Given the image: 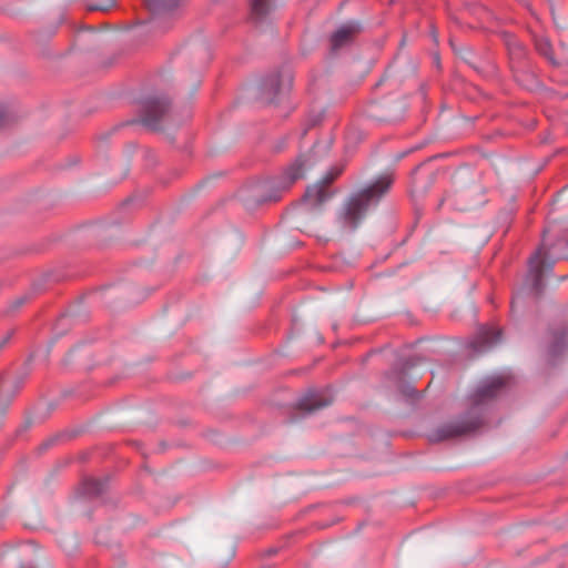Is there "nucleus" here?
I'll use <instances>...</instances> for the list:
<instances>
[{
    "label": "nucleus",
    "instance_id": "obj_4",
    "mask_svg": "<svg viewBox=\"0 0 568 568\" xmlns=\"http://www.w3.org/2000/svg\"><path fill=\"white\" fill-rule=\"evenodd\" d=\"M480 425V417L478 415H474L473 412H467L453 420L428 430L426 436L429 442L439 443L473 433Z\"/></svg>",
    "mask_w": 568,
    "mask_h": 568
},
{
    "label": "nucleus",
    "instance_id": "obj_9",
    "mask_svg": "<svg viewBox=\"0 0 568 568\" xmlns=\"http://www.w3.org/2000/svg\"><path fill=\"white\" fill-rule=\"evenodd\" d=\"M183 2H145L148 18L145 23L152 28H165L181 12Z\"/></svg>",
    "mask_w": 568,
    "mask_h": 568
},
{
    "label": "nucleus",
    "instance_id": "obj_3",
    "mask_svg": "<svg viewBox=\"0 0 568 568\" xmlns=\"http://www.w3.org/2000/svg\"><path fill=\"white\" fill-rule=\"evenodd\" d=\"M141 123L151 130L180 124L170 101L164 94H150L140 100Z\"/></svg>",
    "mask_w": 568,
    "mask_h": 568
},
{
    "label": "nucleus",
    "instance_id": "obj_23",
    "mask_svg": "<svg viewBox=\"0 0 568 568\" xmlns=\"http://www.w3.org/2000/svg\"><path fill=\"white\" fill-rule=\"evenodd\" d=\"M413 363H410L409 359H405L402 364H400V368L403 371H406V369H409L410 367H413Z\"/></svg>",
    "mask_w": 568,
    "mask_h": 568
},
{
    "label": "nucleus",
    "instance_id": "obj_18",
    "mask_svg": "<svg viewBox=\"0 0 568 568\" xmlns=\"http://www.w3.org/2000/svg\"><path fill=\"white\" fill-rule=\"evenodd\" d=\"M399 394L407 400H414L416 398H418V392L416 390V388L410 384V383H403L400 386H399Z\"/></svg>",
    "mask_w": 568,
    "mask_h": 568
},
{
    "label": "nucleus",
    "instance_id": "obj_30",
    "mask_svg": "<svg viewBox=\"0 0 568 568\" xmlns=\"http://www.w3.org/2000/svg\"><path fill=\"white\" fill-rule=\"evenodd\" d=\"M518 298H519V294L514 298V301H513V303H511V307H513V308L515 307V305H516V303H517Z\"/></svg>",
    "mask_w": 568,
    "mask_h": 568
},
{
    "label": "nucleus",
    "instance_id": "obj_12",
    "mask_svg": "<svg viewBox=\"0 0 568 568\" xmlns=\"http://www.w3.org/2000/svg\"><path fill=\"white\" fill-rule=\"evenodd\" d=\"M503 387L504 379L500 376H488L483 379L469 395L473 404V408L469 412H473V414L476 415L475 410L496 397Z\"/></svg>",
    "mask_w": 568,
    "mask_h": 568
},
{
    "label": "nucleus",
    "instance_id": "obj_25",
    "mask_svg": "<svg viewBox=\"0 0 568 568\" xmlns=\"http://www.w3.org/2000/svg\"><path fill=\"white\" fill-rule=\"evenodd\" d=\"M317 122H318V119L312 120L311 123L302 131V136H304L307 133L308 129L311 126L315 125Z\"/></svg>",
    "mask_w": 568,
    "mask_h": 568
},
{
    "label": "nucleus",
    "instance_id": "obj_32",
    "mask_svg": "<svg viewBox=\"0 0 568 568\" xmlns=\"http://www.w3.org/2000/svg\"><path fill=\"white\" fill-rule=\"evenodd\" d=\"M2 11H7V12H8V13H10V14H14V12H11V11H9V10H8V9H6V8H2Z\"/></svg>",
    "mask_w": 568,
    "mask_h": 568
},
{
    "label": "nucleus",
    "instance_id": "obj_11",
    "mask_svg": "<svg viewBox=\"0 0 568 568\" xmlns=\"http://www.w3.org/2000/svg\"><path fill=\"white\" fill-rule=\"evenodd\" d=\"M545 254L544 245L538 247L528 258V271L524 278L523 290L534 294H540L544 290V270L540 263Z\"/></svg>",
    "mask_w": 568,
    "mask_h": 568
},
{
    "label": "nucleus",
    "instance_id": "obj_34",
    "mask_svg": "<svg viewBox=\"0 0 568 568\" xmlns=\"http://www.w3.org/2000/svg\"><path fill=\"white\" fill-rule=\"evenodd\" d=\"M398 104H399L400 110H403V108H404V103H403V102H399Z\"/></svg>",
    "mask_w": 568,
    "mask_h": 568
},
{
    "label": "nucleus",
    "instance_id": "obj_2",
    "mask_svg": "<svg viewBox=\"0 0 568 568\" xmlns=\"http://www.w3.org/2000/svg\"><path fill=\"white\" fill-rule=\"evenodd\" d=\"M313 153L300 154L280 176L260 181L251 186V193L256 204L277 201L297 180L304 178L315 165Z\"/></svg>",
    "mask_w": 568,
    "mask_h": 568
},
{
    "label": "nucleus",
    "instance_id": "obj_13",
    "mask_svg": "<svg viewBox=\"0 0 568 568\" xmlns=\"http://www.w3.org/2000/svg\"><path fill=\"white\" fill-rule=\"evenodd\" d=\"M333 403V395L329 389H308L303 394L296 403V406L301 410H305L311 414L321 408H324Z\"/></svg>",
    "mask_w": 568,
    "mask_h": 568
},
{
    "label": "nucleus",
    "instance_id": "obj_7",
    "mask_svg": "<svg viewBox=\"0 0 568 568\" xmlns=\"http://www.w3.org/2000/svg\"><path fill=\"white\" fill-rule=\"evenodd\" d=\"M568 353V323L550 328L545 346V356L555 365Z\"/></svg>",
    "mask_w": 568,
    "mask_h": 568
},
{
    "label": "nucleus",
    "instance_id": "obj_8",
    "mask_svg": "<svg viewBox=\"0 0 568 568\" xmlns=\"http://www.w3.org/2000/svg\"><path fill=\"white\" fill-rule=\"evenodd\" d=\"M501 38L504 40V43L508 50V54L510 57L511 62L515 64L517 63L520 68V63L526 59L527 50L523 45L521 42H519L516 37L509 32H503ZM515 79L523 85H525L527 89H530L531 85L535 83L536 79L532 74L526 73L520 71L519 69L515 70Z\"/></svg>",
    "mask_w": 568,
    "mask_h": 568
},
{
    "label": "nucleus",
    "instance_id": "obj_5",
    "mask_svg": "<svg viewBox=\"0 0 568 568\" xmlns=\"http://www.w3.org/2000/svg\"><path fill=\"white\" fill-rule=\"evenodd\" d=\"M339 170L331 169L316 183L308 185L303 195V209L308 212L320 211L321 206L329 200L331 193L326 186L339 174Z\"/></svg>",
    "mask_w": 568,
    "mask_h": 568
},
{
    "label": "nucleus",
    "instance_id": "obj_29",
    "mask_svg": "<svg viewBox=\"0 0 568 568\" xmlns=\"http://www.w3.org/2000/svg\"><path fill=\"white\" fill-rule=\"evenodd\" d=\"M552 265H554V261L547 263L545 267H546L547 271H551L552 270Z\"/></svg>",
    "mask_w": 568,
    "mask_h": 568
},
{
    "label": "nucleus",
    "instance_id": "obj_27",
    "mask_svg": "<svg viewBox=\"0 0 568 568\" xmlns=\"http://www.w3.org/2000/svg\"><path fill=\"white\" fill-rule=\"evenodd\" d=\"M400 116H402L400 114H397V115H394V116L387 118L386 120H387V121H397Z\"/></svg>",
    "mask_w": 568,
    "mask_h": 568
},
{
    "label": "nucleus",
    "instance_id": "obj_33",
    "mask_svg": "<svg viewBox=\"0 0 568 568\" xmlns=\"http://www.w3.org/2000/svg\"><path fill=\"white\" fill-rule=\"evenodd\" d=\"M19 568H33L32 566H24V565H21Z\"/></svg>",
    "mask_w": 568,
    "mask_h": 568
},
{
    "label": "nucleus",
    "instance_id": "obj_28",
    "mask_svg": "<svg viewBox=\"0 0 568 568\" xmlns=\"http://www.w3.org/2000/svg\"><path fill=\"white\" fill-rule=\"evenodd\" d=\"M284 144H285V141H281L277 145H276V150L277 151H281L283 148H284Z\"/></svg>",
    "mask_w": 568,
    "mask_h": 568
},
{
    "label": "nucleus",
    "instance_id": "obj_6",
    "mask_svg": "<svg viewBox=\"0 0 568 568\" xmlns=\"http://www.w3.org/2000/svg\"><path fill=\"white\" fill-rule=\"evenodd\" d=\"M292 84L293 75L290 71L271 73L260 83L261 95L267 102L281 101L290 92Z\"/></svg>",
    "mask_w": 568,
    "mask_h": 568
},
{
    "label": "nucleus",
    "instance_id": "obj_24",
    "mask_svg": "<svg viewBox=\"0 0 568 568\" xmlns=\"http://www.w3.org/2000/svg\"><path fill=\"white\" fill-rule=\"evenodd\" d=\"M6 120V111L2 104H0V126L3 124Z\"/></svg>",
    "mask_w": 568,
    "mask_h": 568
},
{
    "label": "nucleus",
    "instance_id": "obj_19",
    "mask_svg": "<svg viewBox=\"0 0 568 568\" xmlns=\"http://www.w3.org/2000/svg\"><path fill=\"white\" fill-rule=\"evenodd\" d=\"M537 50L540 54L545 55L551 63H556L554 57L550 54V44L547 40L537 42Z\"/></svg>",
    "mask_w": 568,
    "mask_h": 568
},
{
    "label": "nucleus",
    "instance_id": "obj_15",
    "mask_svg": "<svg viewBox=\"0 0 568 568\" xmlns=\"http://www.w3.org/2000/svg\"><path fill=\"white\" fill-rule=\"evenodd\" d=\"M460 54V59L465 61L469 67H471L477 73L488 77L494 73L495 67L488 62L483 61L478 57H475L473 51L469 48H463L458 51Z\"/></svg>",
    "mask_w": 568,
    "mask_h": 568
},
{
    "label": "nucleus",
    "instance_id": "obj_21",
    "mask_svg": "<svg viewBox=\"0 0 568 568\" xmlns=\"http://www.w3.org/2000/svg\"><path fill=\"white\" fill-rule=\"evenodd\" d=\"M29 300V296L28 295H22V296H19L17 297L16 300H13L9 306V312H13V311H17L20 306H22L23 304L27 303V301Z\"/></svg>",
    "mask_w": 568,
    "mask_h": 568
},
{
    "label": "nucleus",
    "instance_id": "obj_10",
    "mask_svg": "<svg viewBox=\"0 0 568 568\" xmlns=\"http://www.w3.org/2000/svg\"><path fill=\"white\" fill-rule=\"evenodd\" d=\"M363 30L359 20L349 19L337 26L329 36L331 55H337L341 50L352 44L354 38Z\"/></svg>",
    "mask_w": 568,
    "mask_h": 568
},
{
    "label": "nucleus",
    "instance_id": "obj_31",
    "mask_svg": "<svg viewBox=\"0 0 568 568\" xmlns=\"http://www.w3.org/2000/svg\"><path fill=\"white\" fill-rule=\"evenodd\" d=\"M432 37H433L434 41H437V33L435 30H432Z\"/></svg>",
    "mask_w": 568,
    "mask_h": 568
},
{
    "label": "nucleus",
    "instance_id": "obj_16",
    "mask_svg": "<svg viewBox=\"0 0 568 568\" xmlns=\"http://www.w3.org/2000/svg\"><path fill=\"white\" fill-rule=\"evenodd\" d=\"M106 486H108L106 478H103V479L87 478L82 481V484L78 490V494H79V496L84 497V498H89V499L95 498V497L101 496L105 491Z\"/></svg>",
    "mask_w": 568,
    "mask_h": 568
},
{
    "label": "nucleus",
    "instance_id": "obj_1",
    "mask_svg": "<svg viewBox=\"0 0 568 568\" xmlns=\"http://www.w3.org/2000/svg\"><path fill=\"white\" fill-rule=\"evenodd\" d=\"M389 175H382L368 183L365 187L353 193L338 213L341 226L348 232H354L365 219L367 212L376 206L382 196L392 185Z\"/></svg>",
    "mask_w": 568,
    "mask_h": 568
},
{
    "label": "nucleus",
    "instance_id": "obj_14",
    "mask_svg": "<svg viewBox=\"0 0 568 568\" xmlns=\"http://www.w3.org/2000/svg\"><path fill=\"white\" fill-rule=\"evenodd\" d=\"M503 332L499 328L483 326L479 328L475 338L469 343V347L475 353H485L500 344Z\"/></svg>",
    "mask_w": 568,
    "mask_h": 568
},
{
    "label": "nucleus",
    "instance_id": "obj_17",
    "mask_svg": "<svg viewBox=\"0 0 568 568\" xmlns=\"http://www.w3.org/2000/svg\"><path fill=\"white\" fill-rule=\"evenodd\" d=\"M275 3L276 2H251V21L256 26L268 22Z\"/></svg>",
    "mask_w": 568,
    "mask_h": 568
},
{
    "label": "nucleus",
    "instance_id": "obj_26",
    "mask_svg": "<svg viewBox=\"0 0 568 568\" xmlns=\"http://www.w3.org/2000/svg\"><path fill=\"white\" fill-rule=\"evenodd\" d=\"M418 95H419V98H420L423 101H425V99H426V91H425V88H424V87H422V88L419 89V91H418Z\"/></svg>",
    "mask_w": 568,
    "mask_h": 568
},
{
    "label": "nucleus",
    "instance_id": "obj_22",
    "mask_svg": "<svg viewBox=\"0 0 568 568\" xmlns=\"http://www.w3.org/2000/svg\"><path fill=\"white\" fill-rule=\"evenodd\" d=\"M11 334H7L0 338V351L9 342Z\"/></svg>",
    "mask_w": 568,
    "mask_h": 568
},
{
    "label": "nucleus",
    "instance_id": "obj_20",
    "mask_svg": "<svg viewBox=\"0 0 568 568\" xmlns=\"http://www.w3.org/2000/svg\"><path fill=\"white\" fill-rule=\"evenodd\" d=\"M116 2H89L88 10L90 11H108L114 7Z\"/></svg>",
    "mask_w": 568,
    "mask_h": 568
}]
</instances>
